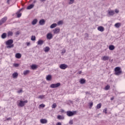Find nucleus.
I'll list each match as a JSON object with an SVG mask.
<instances>
[{
  "label": "nucleus",
  "mask_w": 125,
  "mask_h": 125,
  "mask_svg": "<svg viewBox=\"0 0 125 125\" xmlns=\"http://www.w3.org/2000/svg\"><path fill=\"white\" fill-rule=\"evenodd\" d=\"M109 50H114V49H115V46L113 45H110L109 46Z\"/></svg>",
  "instance_id": "25"
},
{
  "label": "nucleus",
  "mask_w": 125,
  "mask_h": 125,
  "mask_svg": "<svg viewBox=\"0 0 125 125\" xmlns=\"http://www.w3.org/2000/svg\"><path fill=\"white\" fill-rule=\"evenodd\" d=\"M1 38L2 39H5L6 38V34L5 33H3L1 36Z\"/></svg>",
  "instance_id": "28"
},
{
  "label": "nucleus",
  "mask_w": 125,
  "mask_h": 125,
  "mask_svg": "<svg viewBox=\"0 0 125 125\" xmlns=\"http://www.w3.org/2000/svg\"><path fill=\"white\" fill-rule=\"evenodd\" d=\"M37 2V0H35L33 1V3H36Z\"/></svg>",
  "instance_id": "51"
},
{
  "label": "nucleus",
  "mask_w": 125,
  "mask_h": 125,
  "mask_svg": "<svg viewBox=\"0 0 125 125\" xmlns=\"http://www.w3.org/2000/svg\"><path fill=\"white\" fill-rule=\"evenodd\" d=\"M109 59V57L104 56L102 58V60H103V61H106V60H108Z\"/></svg>",
  "instance_id": "20"
},
{
  "label": "nucleus",
  "mask_w": 125,
  "mask_h": 125,
  "mask_svg": "<svg viewBox=\"0 0 125 125\" xmlns=\"http://www.w3.org/2000/svg\"><path fill=\"white\" fill-rule=\"evenodd\" d=\"M104 113H105V114H107V108H105L104 110H103Z\"/></svg>",
  "instance_id": "44"
},
{
  "label": "nucleus",
  "mask_w": 125,
  "mask_h": 125,
  "mask_svg": "<svg viewBox=\"0 0 125 125\" xmlns=\"http://www.w3.org/2000/svg\"><path fill=\"white\" fill-rule=\"evenodd\" d=\"M40 107H42V108H44V107H45V105L43 104H41L40 105Z\"/></svg>",
  "instance_id": "42"
},
{
  "label": "nucleus",
  "mask_w": 125,
  "mask_h": 125,
  "mask_svg": "<svg viewBox=\"0 0 125 125\" xmlns=\"http://www.w3.org/2000/svg\"><path fill=\"white\" fill-rule=\"evenodd\" d=\"M62 24H63V21H60L58 22V25H61Z\"/></svg>",
  "instance_id": "38"
},
{
  "label": "nucleus",
  "mask_w": 125,
  "mask_h": 125,
  "mask_svg": "<svg viewBox=\"0 0 125 125\" xmlns=\"http://www.w3.org/2000/svg\"><path fill=\"white\" fill-rule=\"evenodd\" d=\"M27 45H30V42H28Z\"/></svg>",
  "instance_id": "55"
},
{
  "label": "nucleus",
  "mask_w": 125,
  "mask_h": 125,
  "mask_svg": "<svg viewBox=\"0 0 125 125\" xmlns=\"http://www.w3.org/2000/svg\"><path fill=\"white\" fill-rule=\"evenodd\" d=\"M17 92H18L19 94L22 93V92H23V90H22V89H21V90L18 91Z\"/></svg>",
  "instance_id": "41"
},
{
  "label": "nucleus",
  "mask_w": 125,
  "mask_h": 125,
  "mask_svg": "<svg viewBox=\"0 0 125 125\" xmlns=\"http://www.w3.org/2000/svg\"><path fill=\"white\" fill-rule=\"evenodd\" d=\"M115 27H116V28H120V26H121V23H117L115 24Z\"/></svg>",
  "instance_id": "29"
},
{
  "label": "nucleus",
  "mask_w": 125,
  "mask_h": 125,
  "mask_svg": "<svg viewBox=\"0 0 125 125\" xmlns=\"http://www.w3.org/2000/svg\"><path fill=\"white\" fill-rule=\"evenodd\" d=\"M29 73H30V70H25L23 71V75H24V76H26V75H28Z\"/></svg>",
  "instance_id": "27"
},
{
  "label": "nucleus",
  "mask_w": 125,
  "mask_h": 125,
  "mask_svg": "<svg viewBox=\"0 0 125 125\" xmlns=\"http://www.w3.org/2000/svg\"><path fill=\"white\" fill-rule=\"evenodd\" d=\"M39 24L40 25H41L42 26L43 25H44L45 24V21L43 19H42L39 21Z\"/></svg>",
  "instance_id": "9"
},
{
  "label": "nucleus",
  "mask_w": 125,
  "mask_h": 125,
  "mask_svg": "<svg viewBox=\"0 0 125 125\" xmlns=\"http://www.w3.org/2000/svg\"><path fill=\"white\" fill-rule=\"evenodd\" d=\"M86 94H89V93L88 92H85Z\"/></svg>",
  "instance_id": "52"
},
{
  "label": "nucleus",
  "mask_w": 125,
  "mask_h": 125,
  "mask_svg": "<svg viewBox=\"0 0 125 125\" xmlns=\"http://www.w3.org/2000/svg\"><path fill=\"white\" fill-rule=\"evenodd\" d=\"M39 98H40V99H42L44 98V95H40L39 96Z\"/></svg>",
  "instance_id": "39"
},
{
  "label": "nucleus",
  "mask_w": 125,
  "mask_h": 125,
  "mask_svg": "<svg viewBox=\"0 0 125 125\" xmlns=\"http://www.w3.org/2000/svg\"><path fill=\"white\" fill-rule=\"evenodd\" d=\"M56 125H62V124H61L60 122H58L56 124Z\"/></svg>",
  "instance_id": "47"
},
{
  "label": "nucleus",
  "mask_w": 125,
  "mask_h": 125,
  "mask_svg": "<svg viewBox=\"0 0 125 125\" xmlns=\"http://www.w3.org/2000/svg\"><path fill=\"white\" fill-rule=\"evenodd\" d=\"M115 12L116 13H119V10L116 9L115 10Z\"/></svg>",
  "instance_id": "45"
},
{
  "label": "nucleus",
  "mask_w": 125,
  "mask_h": 125,
  "mask_svg": "<svg viewBox=\"0 0 125 125\" xmlns=\"http://www.w3.org/2000/svg\"><path fill=\"white\" fill-rule=\"evenodd\" d=\"M7 46V48H12L14 47V44H13V40L10 39L7 41L5 42Z\"/></svg>",
  "instance_id": "1"
},
{
  "label": "nucleus",
  "mask_w": 125,
  "mask_h": 125,
  "mask_svg": "<svg viewBox=\"0 0 125 125\" xmlns=\"http://www.w3.org/2000/svg\"><path fill=\"white\" fill-rule=\"evenodd\" d=\"M12 76L14 79H16L18 77V73L17 72H14L12 74Z\"/></svg>",
  "instance_id": "18"
},
{
  "label": "nucleus",
  "mask_w": 125,
  "mask_h": 125,
  "mask_svg": "<svg viewBox=\"0 0 125 125\" xmlns=\"http://www.w3.org/2000/svg\"><path fill=\"white\" fill-rule=\"evenodd\" d=\"M115 74L116 76H119V75H121L122 74V70H121V67H116L115 68Z\"/></svg>",
  "instance_id": "3"
},
{
  "label": "nucleus",
  "mask_w": 125,
  "mask_h": 125,
  "mask_svg": "<svg viewBox=\"0 0 125 125\" xmlns=\"http://www.w3.org/2000/svg\"><path fill=\"white\" fill-rule=\"evenodd\" d=\"M41 2H43V1H46V0H40Z\"/></svg>",
  "instance_id": "48"
},
{
  "label": "nucleus",
  "mask_w": 125,
  "mask_h": 125,
  "mask_svg": "<svg viewBox=\"0 0 125 125\" xmlns=\"http://www.w3.org/2000/svg\"><path fill=\"white\" fill-rule=\"evenodd\" d=\"M44 51L45 52H48V51H49V50H50V48H49V47L48 46H46L45 48H44Z\"/></svg>",
  "instance_id": "17"
},
{
  "label": "nucleus",
  "mask_w": 125,
  "mask_h": 125,
  "mask_svg": "<svg viewBox=\"0 0 125 125\" xmlns=\"http://www.w3.org/2000/svg\"><path fill=\"white\" fill-rule=\"evenodd\" d=\"M11 120V118H7V121H9V120Z\"/></svg>",
  "instance_id": "49"
},
{
  "label": "nucleus",
  "mask_w": 125,
  "mask_h": 125,
  "mask_svg": "<svg viewBox=\"0 0 125 125\" xmlns=\"http://www.w3.org/2000/svg\"><path fill=\"white\" fill-rule=\"evenodd\" d=\"M13 33L12 32H11V31H9V32H8V37H10V36H13Z\"/></svg>",
  "instance_id": "30"
},
{
  "label": "nucleus",
  "mask_w": 125,
  "mask_h": 125,
  "mask_svg": "<svg viewBox=\"0 0 125 125\" xmlns=\"http://www.w3.org/2000/svg\"><path fill=\"white\" fill-rule=\"evenodd\" d=\"M60 32V28L59 27L55 28L53 30V34H59Z\"/></svg>",
  "instance_id": "8"
},
{
  "label": "nucleus",
  "mask_w": 125,
  "mask_h": 125,
  "mask_svg": "<svg viewBox=\"0 0 125 125\" xmlns=\"http://www.w3.org/2000/svg\"><path fill=\"white\" fill-rule=\"evenodd\" d=\"M10 0H7V2L9 4V1H10Z\"/></svg>",
  "instance_id": "53"
},
{
  "label": "nucleus",
  "mask_w": 125,
  "mask_h": 125,
  "mask_svg": "<svg viewBox=\"0 0 125 125\" xmlns=\"http://www.w3.org/2000/svg\"><path fill=\"white\" fill-rule=\"evenodd\" d=\"M16 57L18 59H20V58H21V54L18 53L17 54H16Z\"/></svg>",
  "instance_id": "21"
},
{
  "label": "nucleus",
  "mask_w": 125,
  "mask_h": 125,
  "mask_svg": "<svg viewBox=\"0 0 125 125\" xmlns=\"http://www.w3.org/2000/svg\"><path fill=\"white\" fill-rule=\"evenodd\" d=\"M100 115H101L100 113H99V114H98V117H99L98 116H99Z\"/></svg>",
  "instance_id": "56"
},
{
  "label": "nucleus",
  "mask_w": 125,
  "mask_h": 125,
  "mask_svg": "<svg viewBox=\"0 0 125 125\" xmlns=\"http://www.w3.org/2000/svg\"><path fill=\"white\" fill-rule=\"evenodd\" d=\"M73 124H74V122H73V120H70V121L69 122V125H73Z\"/></svg>",
  "instance_id": "40"
},
{
  "label": "nucleus",
  "mask_w": 125,
  "mask_h": 125,
  "mask_svg": "<svg viewBox=\"0 0 125 125\" xmlns=\"http://www.w3.org/2000/svg\"><path fill=\"white\" fill-rule=\"evenodd\" d=\"M62 112H64V110H62Z\"/></svg>",
  "instance_id": "57"
},
{
  "label": "nucleus",
  "mask_w": 125,
  "mask_h": 125,
  "mask_svg": "<svg viewBox=\"0 0 125 125\" xmlns=\"http://www.w3.org/2000/svg\"><path fill=\"white\" fill-rule=\"evenodd\" d=\"M105 90H109L110 89V85H107L104 88Z\"/></svg>",
  "instance_id": "32"
},
{
  "label": "nucleus",
  "mask_w": 125,
  "mask_h": 125,
  "mask_svg": "<svg viewBox=\"0 0 125 125\" xmlns=\"http://www.w3.org/2000/svg\"><path fill=\"white\" fill-rule=\"evenodd\" d=\"M89 106H90V107H92V106H93V103H92V102L90 103L89 104Z\"/></svg>",
  "instance_id": "43"
},
{
  "label": "nucleus",
  "mask_w": 125,
  "mask_h": 125,
  "mask_svg": "<svg viewBox=\"0 0 125 125\" xmlns=\"http://www.w3.org/2000/svg\"><path fill=\"white\" fill-rule=\"evenodd\" d=\"M76 114V111H66V115L68 117H73Z\"/></svg>",
  "instance_id": "5"
},
{
  "label": "nucleus",
  "mask_w": 125,
  "mask_h": 125,
  "mask_svg": "<svg viewBox=\"0 0 125 125\" xmlns=\"http://www.w3.org/2000/svg\"><path fill=\"white\" fill-rule=\"evenodd\" d=\"M7 20V17H4L1 20H0V26H1V25H2V24L5 23V22H6Z\"/></svg>",
  "instance_id": "6"
},
{
  "label": "nucleus",
  "mask_w": 125,
  "mask_h": 125,
  "mask_svg": "<svg viewBox=\"0 0 125 125\" xmlns=\"http://www.w3.org/2000/svg\"><path fill=\"white\" fill-rule=\"evenodd\" d=\"M101 106H102L101 103L98 104L97 105V109H100V108H101Z\"/></svg>",
  "instance_id": "31"
},
{
  "label": "nucleus",
  "mask_w": 125,
  "mask_h": 125,
  "mask_svg": "<svg viewBox=\"0 0 125 125\" xmlns=\"http://www.w3.org/2000/svg\"><path fill=\"white\" fill-rule=\"evenodd\" d=\"M60 68L62 70H65V69H67V68H68V65L65 64H62L60 65Z\"/></svg>",
  "instance_id": "7"
},
{
  "label": "nucleus",
  "mask_w": 125,
  "mask_h": 125,
  "mask_svg": "<svg viewBox=\"0 0 125 125\" xmlns=\"http://www.w3.org/2000/svg\"><path fill=\"white\" fill-rule=\"evenodd\" d=\"M61 85V83H57L51 84L50 87H51V88H56V87H59Z\"/></svg>",
  "instance_id": "4"
},
{
  "label": "nucleus",
  "mask_w": 125,
  "mask_h": 125,
  "mask_svg": "<svg viewBox=\"0 0 125 125\" xmlns=\"http://www.w3.org/2000/svg\"><path fill=\"white\" fill-rule=\"evenodd\" d=\"M40 123H41V124H47V120L45 119H41Z\"/></svg>",
  "instance_id": "10"
},
{
  "label": "nucleus",
  "mask_w": 125,
  "mask_h": 125,
  "mask_svg": "<svg viewBox=\"0 0 125 125\" xmlns=\"http://www.w3.org/2000/svg\"><path fill=\"white\" fill-rule=\"evenodd\" d=\"M31 41H36V36H32L31 38Z\"/></svg>",
  "instance_id": "34"
},
{
  "label": "nucleus",
  "mask_w": 125,
  "mask_h": 125,
  "mask_svg": "<svg viewBox=\"0 0 125 125\" xmlns=\"http://www.w3.org/2000/svg\"><path fill=\"white\" fill-rule=\"evenodd\" d=\"M18 103V106L19 107H24L25 106V103H28V101L25 100L24 101H22V100H21L20 101H18L17 102Z\"/></svg>",
  "instance_id": "2"
},
{
  "label": "nucleus",
  "mask_w": 125,
  "mask_h": 125,
  "mask_svg": "<svg viewBox=\"0 0 125 125\" xmlns=\"http://www.w3.org/2000/svg\"><path fill=\"white\" fill-rule=\"evenodd\" d=\"M34 6L35 5L34 4H31L30 5H29L26 9L28 10L32 9V8H33Z\"/></svg>",
  "instance_id": "19"
},
{
  "label": "nucleus",
  "mask_w": 125,
  "mask_h": 125,
  "mask_svg": "<svg viewBox=\"0 0 125 125\" xmlns=\"http://www.w3.org/2000/svg\"><path fill=\"white\" fill-rule=\"evenodd\" d=\"M55 27H57V24L53 23L52 25H50V28L51 29H53V28H55Z\"/></svg>",
  "instance_id": "22"
},
{
  "label": "nucleus",
  "mask_w": 125,
  "mask_h": 125,
  "mask_svg": "<svg viewBox=\"0 0 125 125\" xmlns=\"http://www.w3.org/2000/svg\"><path fill=\"white\" fill-rule=\"evenodd\" d=\"M18 18H20L21 17V15H22L21 13H17Z\"/></svg>",
  "instance_id": "37"
},
{
  "label": "nucleus",
  "mask_w": 125,
  "mask_h": 125,
  "mask_svg": "<svg viewBox=\"0 0 125 125\" xmlns=\"http://www.w3.org/2000/svg\"><path fill=\"white\" fill-rule=\"evenodd\" d=\"M75 1V0H70L69 2V4H73L74 3V2Z\"/></svg>",
  "instance_id": "33"
},
{
  "label": "nucleus",
  "mask_w": 125,
  "mask_h": 125,
  "mask_svg": "<svg viewBox=\"0 0 125 125\" xmlns=\"http://www.w3.org/2000/svg\"><path fill=\"white\" fill-rule=\"evenodd\" d=\"M37 44L38 45H42V44H43V41L42 40H39L37 42Z\"/></svg>",
  "instance_id": "14"
},
{
  "label": "nucleus",
  "mask_w": 125,
  "mask_h": 125,
  "mask_svg": "<svg viewBox=\"0 0 125 125\" xmlns=\"http://www.w3.org/2000/svg\"><path fill=\"white\" fill-rule=\"evenodd\" d=\"M79 74H82V71H79Z\"/></svg>",
  "instance_id": "54"
},
{
  "label": "nucleus",
  "mask_w": 125,
  "mask_h": 125,
  "mask_svg": "<svg viewBox=\"0 0 125 125\" xmlns=\"http://www.w3.org/2000/svg\"><path fill=\"white\" fill-rule=\"evenodd\" d=\"M57 119L58 120H64V119H65V117H64V116H61L60 115H59L57 116Z\"/></svg>",
  "instance_id": "16"
},
{
  "label": "nucleus",
  "mask_w": 125,
  "mask_h": 125,
  "mask_svg": "<svg viewBox=\"0 0 125 125\" xmlns=\"http://www.w3.org/2000/svg\"><path fill=\"white\" fill-rule=\"evenodd\" d=\"M31 69H32V70H36V68H38V65H37L36 64H32L31 66Z\"/></svg>",
  "instance_id": "23"
},
{
  "label": "nucleus",
  "mask_w": 125,
  "mask_h": 125,
  "mask_svg": "<svg viewBox=\"0 0 125 125\" xmlns=\"http://www.w3.org/2000/svg\"><path fill=\"white\" fill-rule=\"evenodd\" d=\"M110 100H114V97H112V98H110Z\"/></svg>",
  "instance_id": "50"
},
{
  "label": "nucleus",
  "mask_w": 125,
  "mask_h": 125,
  "mask_svg": "<svg viewBox=\"0 0 125 125\" xmlns=\"http://www.w3.org/2000/svg\"><path fill=\"white\" fill-rule=\"evenodd\" d=\"M38 23V20L37 19H34L32 21V25H36Z\"/></svg>",
  "instance_id": "24"
},
{
  "label": "nucleus",
  "mask_w": 125,
  "mask_h": 125,
  "mask_svg": "<svg viewBox=\"0 0 125 125\" xmlns=\"http://www.w3.org/2000/svg\"><path fill=\"white\" fill-rule=\"evenodd\" d=\"M80 83L81 84H83V83H85V80L83 79H81L80 81Z\"/></svg>",
  "instance_id": "26"
},
{
  "label": "nucleus",
  "mask_w": 125,
  "mask_h": 125,
  "mask_svg": "<svg viewBox=\"0 0 125 125\" xmlns=\"http://www.w3.org/2000/svg\"><path fill=\"white\" fill-rule=\"evenodd\" d=\"M47 40H51L52 39V34L51 33H48L47 34Z\"/></svg>",
  "instance_id": "12"
},
{
  "label": "nucleus",
  "mask_w": 125,
  "mask_h": 125,
  "mask_svg": "<svg viewBox=\"0 0 125 125\" xmlns=\"http://www.w3.org/2000/svg\"><path fill=\"white\" fill-rule=\"evenodd\" d=\"M13 66H14V67H15V68H17V67L19 66V64H18V63H14Z\"/></svg>",
  "instance_id": "36"
},
{
  "label": "nucleus",
  "mask_w": 125,
  "mask_h": 125,
  "mask_svg": "<svg viewBox=\"0 0 125 125\" xmlns=\"http://www.w3.org/2000/svg\"><path fill=\"white\" fill-rule=\"evenodd\" d=\"M108 13L110 16H113V15L115 14V11H114V10H109L108 11Z\"/></svg>",
  "instance_id": "11"
},
{
  "label": "nucleus",
  "mask_w": 125,
  "mask_h": 125,
  "mask_svg": "<svg viewBox=\"0 0 125 125\" xmlns=\"http://www.w3.org/2000/svg\"><path fill=\"white\" fill-rule=\"evenodd\" d=\"M52 109H55L56 108V104L54 103L52 105Z\"/></svg>",
  "instance_id": "35"
},
{
  "label": "nucleus",
  "mask_w": 125,
  "mask_h": 125,
  "mask_svg": "<svg viewBox=\"0 0 125 125\" xmlns=\"http://www.w3.org/2000/svg\"><path fill=\"white\" fill-rule=\"evenodd\" d=\"M98 30L100 31V32H104V27L103 26H99Z\"/></svg>",
  "instance_id": "13"
},
{
  "label": "nucleus",
  "mask_w": 125,
  "mask_h": 125,
  "mask_svg": "<svg viewBox=\"0 0 125 125\" xmlns=\"http://www.w3.org/2000/svg\"><path fill=\"white\" fill-rule=\"evenodd\" d=\"M51 79H52V77L51 75H48L46 77V81H51Z\"/></svg>",
  "instance_id": "15"
},
{
  "label": "nucleus",
  "mask_w": 125,
  "mask_h": 125,
  "mask_svg": "<svg viewBox=\"0 0 125 125\" xmlns=\"http://www.w3.org/2000/svg\"><path fill=\"white\" fill-rule=\"evenodd\" d=\"M19 34H20V32L19 31H17L16 33V36H18L19 35Z\"/></svg>",
  "instance_id": "46"
}]
</instances>
